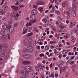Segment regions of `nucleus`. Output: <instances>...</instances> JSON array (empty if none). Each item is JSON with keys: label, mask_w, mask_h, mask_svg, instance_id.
<instances>
[{"label": "nucleus", "mask_w": 78, "mask_h": 78, "mask_svg": "<svg viewBox=\"0 0 78 78\" xmlns=\"http://www.w3.org/2000/svg\"><path fill=\"white\" fill-rule=\"evenodd\" d=\"M24 70L26 71L27 72H29L31 71V66H27L24 67Z\"/></svg>", "instance_id": "f257e3e1"}, {"label": "nucleus", "mask_w": 78, "mask_h": 78, "mask_svg": "<svg viewBox=\"0 0 78 78\" xmlns=\"http://www.w3.org/2000/svg\"><path fill=\"white\" fill-rule=\"evenodd\" d=\"M34 48L32 46H29L27 47V51L29 52V53H32L33 51Z\"/></svg>", "instance_id": "f03ea898"}, {"label": "nucleus", "mask_w": 78, "mask_h": 78, "mask_svg": "<svg viewBox=\"0 0 78 78\" xmlns=\"http://www.w3.org/2000/svg\"><path fill=\"white\" fill-rule=\"evenodd\" d=\"M9 29L10 33H12L14 32V27H12L10 25H9Z\"/></svg>", "instance_id": "7ed1b4c3"}, {"label": "nucleus", "mask_w": 78, "mask_h": 78, "mask_svg": "<svg viewBox=\"0 0 78 78\" xmlns=\"http://www.w3.org/2000/svg\"><path fill=\"white\" fill-rule=\"evenodd\" d=\"M23 56L25 59H30L31 58V55L29 54H23Z\"/></svg>", "instance_id": "20e7f679"}, {"label": "nucleus", "mask_w": 78, "mask_h": 78, "mask_svg": "<svg viewBox=\"0 0 78 78\" xmlns=\"http://www.w3.org/2000/svg\"><path fill=\"white\" fill-rule=\"evenodd\" d=\"M66 66H64L63 67V69H62V67H60V73L61 74L62 73V71L64 72H66Z\"/></svg>", "instance_id": "39448f33"}, {"label": "nucleus", "mask_w": 78, "mask_h": 78, "mask_svg": "<svg viewBox=\"0 0 78 78\" xmlns=\"http://www.w3.org/2000/svg\"><path fill=\"white\" fill-rule=\"evenodd\" d=\"M31 62L29 61H25L23 62V64L24 65H29L31 64Z\"/></svg>", "instance_id": "423d86ee"}, {"label": "nucleus", "mask_w": 78, "mask_h": 78, "mask_svg": "<svg viewBox=\"0 0 78 78\" xmlns=\"http://www.w3.org/2000/svg\"><path fill=\"white\" fill-rule=\"evenodd\" d=\"M8 4V2H5L3 5V8L4 9L5 11H6L7 9H8V6H7V5Z\"/></svg>", "instance_id": "0eeeda50"}, {"label": "nucleus", "mask_w": 78, "mask_h": 78, "mask_svg": "<svg viewBox=\"0 0 78 78\" xmlns=\"http://www.w3.org/2000/svg\"><path fill=\"white\" fill-rule=\"evenodd\" d=\"M31 13L33 15H37V11L36 9H33L31 11Z\"/></svg>", "instance_id": "6e6552de"}, {"label": "nucleus", "mask_w": 78, "mask_h": 78, "mask_svg": "<svg viewBox=\"0 0 78 78\" xmlns=\"http://www.w3.org/2000/svg\"><path fill=\"white\" fill-rule=\"evenodd\" d=\"M31 29H32V28H31V27H29L28 30V29L26 30L25 31V32H23V34H25V33H27V31H28V32H30V31H31Z\"/></svg>", "instance_id": "1a4fd4ad"}, {"label": "nucleus", "mask_w": 78, "mask_h": 78, "mask_svg": "<svg viewBox=\"0 0 78 78\" xmlns=\"http://www.w3.org/2000/svg\"><path fill=\"white\" fill-rule=\"evenodd\" d=\"M20 73L22 75H28V74H29V72H27L23 70L21 71Z\"/></svg>", "instance_id": "9d476101"}, {"label": "nucleus", "mask_w": 78, "mask_h": 78, "mask_svg": "<svg viewBox=\"0 0 78 78\" xmlns=\"http://www.w3.org/2000/svg\"><path fill=\"white\" fill-rule=\"evenodd\" d=\"M4 51H5V53H9L10 52V50L9 48H8L7 47H5L4 48Z\"/></svg>", "instance_id": "9b49d317"}, {"label": "nucleus", "mask_w": 78, "mask_h": 78, "mask_svg": "<svg viewBox=\"0 0 78 78\" xmlns=\"http://www.w3.org/2000/svg\"><path fill=\"white\" fill-rule=\"evenodd\" d=\"M2 27L3 28L4 30H8V25L7 24H4V25L2 26Z\"/></svg>", "instance_id": "f8f14e48"}, {"label": "nucleus", "mask_w": 78, "mask_h": 78, "mask_svg": "<svg viewBox=\"0 0 78 78\" xmlns=\"http://www.w3.org/2000/svg\"><path fill=\"white\" fill-rule=\"evenodd\" d=\"M15 5H19L20 6H23V2H17L15 4Z\"/></svg>", "instance_id": "ddd939ff"}, {"label": "nucleus", "mask_w": 78, "mask_h": 78, "mask_svg": "<svg viewBox=\"0 0 78 78\" xmlns=\"http://www.w3.org/2000/svg\"><path fill=\"white\" fill-rule=\"evenodd\" d=\"M72 9H73V11H76V5L74 4H73L72 5Z\"/></svg>", "instance_id": "4468645a"}, {"label": "nucleus", "mask_w": 78, "mask_h": 78, "mask_svg": "<svg viewBox=\"0 0 78 78\" xmlns=\"http://www.w3.org/2000/svg\"><path fill=\"white\" fill-rule=\"evenodd\" d=\"M36 16H33V15H31L30 16V20H33L36 19Z\"/></svg>", "instance_id": "2eb2a0df"}, {"label": "nucleus", "mask_w": 78, "mask_h": 78, "mask_svg": "<svg viewBox=\"0 0 78 78\" xmlns=\"http://www.w3.org/2000/svg\"><path fill=\"white\" fill-rule=\"evenodd\" d=\"M12 8L14 9L15 11H16V10H18L19 8L17 6H15L14 5H13L12 6Z\"/></svg>", "instance_id": "dca6fc26"}, {"label": "nucleus", "mask_w": 78, "mask_h": 78, "mask_svg": "<svg viewBox=\"0 0 78 78\" xmlns=\"http://www.w3.org/2000/svg\"><path fill=\"white\" fill-rule=\"evenodd\" d=\"M52 12H55V13H57V12H58V10H56V8L55 6H53L52 9Z\"/></svg>", "instance_id": "f3484780"}, {"label": "nucleus", "mask_w": 78, "mask_h": 78, "mask_svg": "<svg viewBox=\"0 0 78 78\" xmlns=\"http://www.w3.org/2000/svg\"><path fill=\"white\" fill-rule=\"evenodd\" d=\"M62 23H61V22H60V23H59V24L57 25V27H59L60 28H64V26H62Z\"/></svg>", "instance_id": "a211bd4d"}, {"label": "nucleus", "mask_w": 78, "mask_h": 78, "mask_svg": "<svg viewBox=\"0 0 78 78\" xmlns=\"http://www.w3.org/2000/svg\"><path fill=\"white\" fill-rule=\"evenodd\" d=\"M5 33L6 31H5V30H3L1 31L0 33L1 35H2L3 36V35H5Z\"/></svg>", "instance_id": "6ab92c4d"}, {"label": "nucleus", "mask_w": 78, "mask_h": 78, "mask_svg": "<svg viewBox=\"0 0 78 78\" xmlns=\"http://www.w3.org/2000/svg\"><path fill=\"white\" fill-rule=\"evenodd\" d=\"M33 41V39L32 38H30L28 40V43L29 44H31V43H32Z\"/></svg>", "instance_id": "aec40b11"}, {"label": "nucleus", "mask_w": 78, "mask_h": 78, "mask_svg": "<svg viewBox=\"0 0 78 78\" xmlns=\"http://www.w3.org/2000/svg\"><path fill=\"white\" fill-rule=\"evenodd\" d=\"M71 14L73 17H75L76 16V13L75 12V11H73L71 12Z\"/></svg>", "instance_id": "412c9836"}, {"label": "nucleus", "mask_w": 78, "mask_h": 78, "mask_svg": "<svg viewBox=\"0 0 78 78\" xmlns=\"http://www.w3.org/2000/svg\"><path fill=\"white\" fill-rule=\"evenodd\" d=\"M37 66L38 67H39V68H40V70H43V67L41 65L38 64L37 65Z\"/></svg>", "instance_id": "4be33fe9"}, {"label": "nucleus", "mask_w": 78, "mask_h": 78, "mask_svg": "<svg viewBox=\"0 0 78 78\" xmlns=\"http://www.w3.org/2000/svg\"><path fill=\"white\" fill-rule=\"evenodd\" d=\"M49 47H50V45H47L45 46V49L46 50H49Z\"/></svg>", "instance_id": "5701e85b"}, {"label": "nucleus", "mask_w": 78, "mask_h": 78, "mask_svg": "<svg viewBox=\"0 0 78 78\" xmlns=\"http://www.w3.org/2000/svg\"><path fill=\"white\" fill-rule=\"evenodd\" d=\"M32 25V23L31 22H30L29 23H27L26 24L27 27H30V26H31Z\"/></svg>", "instance_id": "b1692460"}, {"label": "nucleus", "mask_w": 78, "mask_h": 78, "mask_svg": "<svg viewBox=\"0 0 78 78\" xmlns=\"http://www.w3.org/2000/svg\"><path fill=\"white\" fill-rule=\"evenodd\" d=\"M33 34V33L31 32L28 34H27L26 36H27V37H30V36H31Z\"/></svg>", "instance_id": "393cba45"}, {"label": "nucleus", "mask_w": 78, "mask_h": 78, "mask_svg": "<svg viewBox=\"0 0 78 78\" xmlns=\"http://www.w3.org/2000/svg\"><path fill=\"white\" fill-rule=\"evenodd\" d=\"M58 21L59 22H61L62 21V19H61V18L60 16H58Z\"/></svg>", "instance_id": "a878e982"}, {"label": "nucleus", "mask_w": 78, "mask_h": 78, "mask_svg": "<svg viewBox=\"0 0 78 78\" xmlns=\"http://www.w3.org/2000/svg\"><path fill=\"white\" fill-rule=\"evenodd\" d=\"M20 24L21 27H23L24 26V22L21 21L20 23Z\"/></svg>", "instance_id": "bb28decb"}, {"label": "nucleus", "mask_w": 78, "mask_h": 78, "mask_svg": "<svg viewBox=\"0 0 78 78\" xmlns=\"http://www.w3.org/2000/svg\"><path fill=\"white\" fill-rule=\"evenodd\" d=\"M68 3H66L65 2H63V3H62V6H63V8H64L65 6H66V5H68Z\"/></svg>", "instance_id": "cd10ccee"}, {"label": "nucleus", "mask_w": 78, "mask_h": 78, "mask_svg": "<svg viewBox=\"0 0 78 78\" xmlns=\"http://www.w3.org/2000/svg\"><path fill=\"white\" fill-rule=\"evenodd\" d=\"M6 37H8L9 39H10V34H7L5 35Z\"/></svg>", "instance_id": "c85d7f7f"}, {"label": "nucleus", "mask_w": 78, "mask_h": 78, "mask_svg": "<svg viewBox=\"0 0 78 78\" xmlns=\"http://www.w3.org/2000/svg\"><path fill=\"white\" fill-rule=\"evenodd\" d=\"M38 9L39 11L41 12H42V11H43V8L42 7H39L38 8Z\"/></svg>", "instance_id": "c756f323"}, {"label": "nucleus", "mask_w": 78, "mask_h": 78, "mask_svg": "<svg viewBox=\"0 0 78 78\" xmlns=\"http://www.w3.org/2000/svg\"><path fill=\"white\" fill-rule=\"evenodd\" d=\"M59 62L61 64L62 66H64V62L62 60H60L59 61Z\"/></svg>", "instance_id": "7c9ffc66"}, {"label": "nucleus", "mask_w": 78, "mask_h": 78, "mask_svg": "<svg viewBox=\"0 0 78 78\" xmlns=\"http://www.w3.org/2000/svg\"><path fill=\"white\" fill-rule=\"evenodd\" d=\"M2 37L3 39L4 40H5V41H6V40H7V38L6 37L5 35H2Z\"/></svg>", "instance_id": "2f4dec72"}, {"label": "nucleus", "mask_w": 78, "mask_h": 78, "mask_svg": "<svg viewBox=\"0 0 78 78\" xmlns=\"http://www.w3.org/2000/svg\"><path fill=\"white\" fill-rule=\"evenodd\" d=\"M3 60L2 58H0V64H3Z\"/></svg>", "instance_id": "473e14b6"}, {"label": "nucleus", "mask_w": 78, "mask_h": 78, "mask_svg": "<svg viewBox=\"0 0 78 78\" xmlns=\"http://www.w3.org/2000/svg\"><path fill=\"white\" fill-rule=\"evenodd\" d=\"M41 41V40L40 39L37 42V43L39 44V45H42V42Z\"/></svg>", "instance_id": "72a5a7b5"}, {"label": "nucleus", "mask_w": 78, "mask_h": 78, "mask_svg": "<svg viewBox=\"0 0 78 78\" xmlns=\"http://www.w3.org/2000/svg\"><path fill=\"white\" fill-rule=\"evenodd\" d=\"M73 23H72V22H71L69 24V27L70 28H72L73 27Z\"/></svg>", "instance_id": "f704fd0d"}, {"label": "nucleus", "mask_w": 78, "mask_h": 78, "mask_svg": "<svg viewBox=\"0 0 78 78\" xmlns=\"http://www.w3.org/2000/svg\"><path fill=\"white\" fill-rule=\"evenodd\" d=\"M8 58H9V55L8 54L5 57L4 59L5 60L8 59Z\"/></svg>", "instance_id": "c9c22d12"}, {"label": "nucleus", "mask_w": 78, "mask_h": 78, "mask_svg": "<svg viewBox=\"0 0 78 78\" xmlns=\"http://www.w3.org/2000/svg\"><path fill=\"white\" fill-rule=\"evenodd\" d=\"M68 10H69V11H73V9L72 7H69L68 8Z\"/></svg>", "instance_id": "e433bc0d"}, {"label": "nucleus", "mask_w": 78, "mask_h": 78, "mask_svg": "<svg viewBox=\"0 0 78 78\" xmlns=\"http://www.w3.org/2000/svg\"><path fill=\"white\" fill-rule=\"evenodd\" d=\"M40 2H41V1H37L36 2V4L37 5H40Z\"/></svg>", "instance_id": "4c0bfd02"}, {"label": "nucleus", "mask_w": 78, "mask_h": 78, "mask_svg": "<svg viewBox=\"0 0 78 78\" xmlns=\"http://www.w3.org/2000/svg\"><path fill=\"white\" fill-rule=\"evenodd\" d=\"M18 23L16 22L14 24V26L15 27H16L18 26Z\"/></svg>", "instance_id": "58836bf2"}, {"label": "nucleus", "mask_w": 78, "mask_h": 78, "mask_svg": "<svg viewBox=\"0 0 78 78\" xmlns=\"http://www.w3.org/2000/svg\"><path fill=\"white\" fill-rule=\"evenodd\" d=\"M1 57H5V54L4 52H3L2 54H1Z\"/></svg>", "instance_id": "ea45409f"}, {"label": "nucleus", "mask_w": 78, "mask_h": 78, "mask_svg": "<svg viewBox=\"0 0 78 78\" xmlns=\"http://www.w3.org/2000/svg\"><path fill=\"white\" fill-rule=\"evenodd\" d=\"M19 18L18 17L16 16L14 17V19L15 20H17Z\"/></svg>", "instance_id": "a19ab883"}, {"label": "nucleus", "mask_w": 78, "mask_h": 78, "mask_svg": "<svg viewBox=\"0 0 78 78\" xmlns=\"http://www.w3.org/2000/svg\"><path fill=\"white\" fill-rule=\"evenodd\" d=\"M71 37L72 40H73V41H76V38H75L73 36H72Z\"/></svg>", "instance_id": "79ce46f5"}, {"label": "nucleus", "mask_w": 78, "mask_h": 78, "mask_svg": "<svg viewBox=\"0 0 78 78\" xmlns=\"http://www.w3.org/2000/svg\"><path fill=\"white\" fill-rule=\"evenodd\" d=\"M44 2L42 1H40V5H44Z\"/></svg>", "instance_id": "37998d69"}, {"label": "nucleus", "mask_w": 78, "mask_h": 78, "mask_svg": "<svg viewBox=\"0 0 78 78\" xmlns=\"http://www.w3.org/2000/svg\"><path fill=\"white\" fill-rule=\"evenodd\" d=\"M34 31H36L37 33H38V31H39V30H37V28H36V27H35L34 28Z\"/></svg>", "instance_id": "c03bdc74"}, {"label": "nucleus", "mask_w": 78, "mask_h": 78, "mask_svg": "<svg viewBox=\"0 0 78 78\" xmlns=\"http://www.w3.org/2000/svg\"><path fill=\"white\" fill-rule=\"evenodd\" d=\"M45 37H44V36H42L41 37V41H44V40H45Z\"/></svg>", "instance_id": "a18cd8bd"}, {"label": "nucleus", "mask_w": 78, "mask_h": 78, "mask_svg": "<svg viewBox=\"0 0 78 78\" xmlns=\"http://www.w3.org/2000/svg\"><path fill=\"white\" fill-rule=\"evenodd\" d=\"M62 53L63 54L65 55L67 53V51H66V50H64L62 51Z\"/></svg>", "instance_id": "49530a36"}, {"label": "nucleus", "mask_w": 78, "mask_h": 78, "mask_svg": "<svg viewBox=\"0 0 78 78\" xmlns=\"http://www.w3.org/2000/svg\"><path fill=\"white\" fill-rule=\"evenodd\" d=\"M74 30L75 33H76V34H78V30L76 29H74Z\"/></svg>", "instance_id": "de8ad7c7"}, {"label": "nucleus", "mask_w": 78, "mask_h": 78, "mask_svg": "<svg viewBox=\"0 0 78 78\" xmlns=\"http://www.w3.org/2000/svg\"><path fill=\"white\" fill-rule=\"evenodd\" d=\"M72 67L73 68H75L76 69H78V67L76 66L75 65H73L72 66Z\"/></svg>", "instance_id": "09e8293b"}, {"label": "nucleus", "mask_w": 78, "mask_h": 78, "mask_svg": "<svg viewBox=\"0 0 78 78\" xmlns=\"http://www.w3.org/2000/svg\"><path fill=\"white\" fill-rule=\"evenodd\" d=\"M55 3L56 5H58L59 4V2H58V0H55Z\"/></svg>", "instance_id": "8fccbe9b"}, {"label": "nucleus", "mask_w": 78, "mask_h": 78, "mask_svg": "<svg viewBox=\"0 0 78 78\" xmlns=\"http://www.w3.org/2000/svg\"><path fill=\"white\" fill-rule=\"evenodd\" d=\"M61 54V52H57L55 54V55H56V56H58V55H60Z\"/></svg>", "instance_id": "3c124183"}, {"label": "nucleus", "mask_w": 78, "mask_h": 78, "mask_svg": "<svg viewBox=\"0 0 78 78\" xmlns=\"http://www.w3.org/2000/svg\"><path fill=\"white\" fill-rule=\"evenodd\" d=\"M31 22L34 23H36V20H35V19L31 21Z\"/></svg>", "instance_id": "603ef678"}, {"label": "nucleus", "mask_w": 78, "mask_h": 78, "mask_svg": "<svg viewBox=\"0 0 78 78\" xmlns=\"http://www.w3.org/2000/svg\"><path fill=\"white\" fill-rule=\"evenodd\" d=\"M35 70H37V71H39V69L38 67H37V66H36L35 68Z\"/></svg>", "instance_id": "864d4df0"}, {"label": "nucleus", "mask_w": 78, "mask_h": 78, "mask_svg": "<svg viewBox=\"0 0 78 78\" xmlns=\"http://www.w3.org/2000/svg\"><path fill=\"white\" fill-rule=\"evenodd\" d=\"M61 30L63 32H67V30L65 29L62 28Z\"/></svg>", "instance_id": "5fc2aeb1"}, {"label": "nucleus", "mask_w": 78, "mask_h": 78, "mask_svg": "<svg viewBox=\"0 0 78 78\" xmlns=\"http://www.w3.org/2000/svg\"><path fill=\"white\" fill-rule=\"evenodd\" d=\"M15 15L14 14L12 13V14H11L10 16L12 17H15Z\"/></svg>", "instance_id": "6e6d98bb"}, {"label": "nucleus", "mask_w": 78, "mask_h": 78, "mask_svg": "<svg viewBox=\"0 0 78 78\" xmlns=\"http://www.w3.org/2000/svg\"><path fill=\"white\" fill-rule=\"evenodd\" d=\"M34 8H35V9H37V7H38V6L35 5H34Z\"/></svg>", "instance_id": "4d7b16f0"}, {"label": "nucleus", "mask_w": 78, "mask_h": 78, "mask_svg": "<svg viewBox=\"0 0 78 78\" xmlns=\"http://www.w3.org/2000/svg\"><path fill=\"white\" fill-rule=\"evenodd\" d=\"M35 77V74L34 73H33L32 74V78H34Z\"/></svg>", "instance_id": "13d9d810"}, {"label": "nucleus", "mask_w": 78, "mask_h": 78, "mask_svg": "<svg viewBox=\"0 0 78 78\" xmlns=\"http://www.w3.org/2000/svg\"><path fill=\"white\" fill-rule=\"evenodd\" d=\"M23 42L25 44L27 43V41L26 40H25L23 41Z\"/></svg>", "instance_id": "bf43d9fd"}, {"label": "nucleus", "mask_w": 78, "mask_h": 78, "mask_svg": "<svg viewBox=\"0 0 78 78\" xmlns=\"http://www.w3.org/2000/svg\"><path fill=\"white\" fill-rule=\"evenodd\" d=\"M40 57H42V56H43V57H44V54H40Z\"/></svg>", "instance_id": "052dcab7"}, {"label": "nucleus", "mask_w": 78, "mask_h": 78, "mask_svg": "<svg viewBox=\"0 0 78 78\" xmlns=\"http://www.w3.org/2000/svg\"><path fill=\"white\" fill-rule=\"evenodd\" d=\"M36 41L34 40L33 42V45L34 46L36 45Z\"/></svg>", "instance_id": "680f3d73"}, {"label": "nucleus", "mask_w": 78, "mask_h": 78, "mask_svg": "<svg viewBox=\"0 0 78 78\" xmlns=\"http://www.w3.org/2000/svg\"><path fill=\"white\" fill-rule=\"evenodd\" d=\"M42 21H43L44 22H46V21H47V19H43L42 20Z\"/></svg>", "instance_id": "e2e57ef3"}, {"label": "nucleus", "mask_w": 78, "mask_h": 78, "mask_svg": "<svg viewBox=\"0 0 78 78\" xmlns=\"http://www.w3.org/2000/svg\"><path fill=\"white\" fill-rule=\"evenodd\" d=\"M66 13L67 16L70 15V12L67 11L66 12Z\"/></svg>", "instance_id": "0e129e2a"}, {"label": "nucleus", "mask_w": 78, "mask_h": 78, "mask_svg": "<svg viewBox=\"0 0 78 78\" xmlns=\"http://www.w3.org/2000/svg\"><path fill=\"white\" fill-rule=\"evenodd\" d=\"M51 28H52V30H53V31H56V28H55V27H52Z\"/></svg>", "instance_id": "69168bd1"}, {"label": "nucleus", "mask_w": 78, "mask_h": 78, "mask_svg": "<svg viewBox=\"0 0 78 78\" xmlns=\"http://www.w3.org/2000/svg\"><path fill=\"white\" fill-rule=\"evenodd\" d=\"M52 55H53V54L52 53H51L50 54L48 55V56L49 57H50L51 56H52Z\"/></svg>", "instance_id": "338daca9"}, {"label": "nucleus", "mask_w": 78, "mask_h": 78, "mask_svg": "<svg viewBox=\"0 0 78 78\" xmlns=\"http://www.w3.org/2000/svg\"><path fill=\"white\" fill-rule=\"evenodd\" d=\"M48 22H47V23H46L45 24V26L46 27L48 26Z\"/></svg>", "instance_id": "774afa93"}]
</instances>
